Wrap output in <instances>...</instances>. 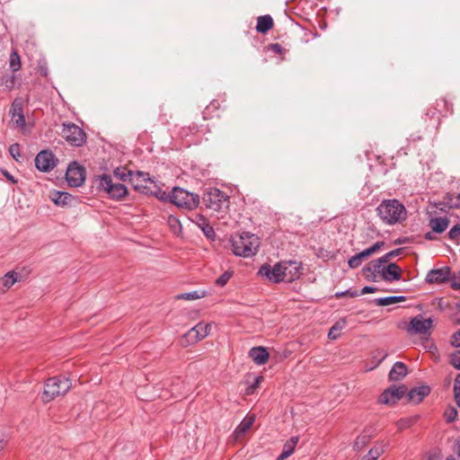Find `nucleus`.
I'll use <instances>...</instances> for the list:
<instances>
[{
	"label": "nucleus",
	"instance_id": "69168bd1",
	"mask_svg": "<svg viewBox=\"0 0 460 460\" xmlns=\"http://www.w3.org/2000/svg\"><path fill=\"white\" fill-rule=\"evenodd\" d=\"M287 457H288V456H284V453H281V454L278 456L277 460H284V459H285V458H287Z\"/></svg>",
	"mask_w": 460,
	"mask_h": 460
},
{
	"label": "nucleus",
	"instance_id": "c9c22d12",
	"mask_svg": "<svg viewBox=\"0 0 460 460\" xmlns=\"http://www.w3.org/2000/svg\"><path fill=\"white\" fill-rule=\"evenodd\" d=\"M298 437H292L289 440H288L283 447L282 453H284V456H289L293 454L296 444L298 443Z\"/></svg>",
	"mask_w": 460,
	"mask_h": 460
},
{
	"label": "nucleus",
	"instance_id": "49530a36",
	"mask_svg": "<svg viewBox=\"0 0 460 460\" xmlns=\"http://www.w3.org/2000/svg\"><path fill=\"white\" fill-rule=\"evenodd\" d=\"M9 153L14 160L19 161V157L21 156L20 145L18 143L11 145L9 147Z\"/></svg>",
	"mask_w": 460,
	"mask_h": 460
},
{
	"label": "nucleus",
	"instance_id": "7ed1b4c3",
	"mask_svg": "<svg viewBox=\"0 0 460 460\" xmlns=\"http://www.w3.org/2000/svg\"><path fill=\"white\" fill-rule=\"evenodd\" d=\"M71 381L63 376H58L49 378L45 383L42 394L44 402L53 401L58 396L65 395L71 388Z\"/></svg>",
	"mask_w": 460,
	"mask_h": 460
},
{
	"label": "nucleus",
	"instance_id": "e433bc0d",
	"mask_svg": "<svg viewBox=\"0 0 460 460\" xmlns=\"http://www.w3.org/2000/svg\"><path fill=\"white\" fill-rule=\"evenodd\" d=\"M10 67L13 72H17L21 68V59L17 51H13L10 55Z\"/></svg>",
	"mask_w": 460,
	"mask_h": 460
},
{
	"label": "nucleus",
	"instance_id": "ddd939ff",
	"mask_svg": "<svg viewBox=\"0 0 460 460\" xmlns=\"http://www.w3.org/2000/svg\"><path fill=\"white\" fill-rule=\"evenodd\" d=\"M57 159L49 150L40 151L35 157V166L40 172H49L56 166Z\"/></svg>",
	"mask_w": 460,
	"mask_h": 460
},
{
	"label": "nucleus",
	"instance_id": "a18cd8bd",
	"mask_svg": "<svg viewBox=\"0 0 460 460\" xmlns=\"http://www.w3.org/2000/svg\"><path fill=\"white\" fill-rule=\"evenodd\" d=\"M387 352L383 349H376L373 352V358L376 361V366H378L387 357Z\"/></svg>",
	"mask_w": 460,
	"mask_h": 460
},
{
	"label": "nucleus",
	"instance_id": "393cba45",
	"mask_svg": "<svg viewBox=\"0 0 460 460\" xmlns=\"http://www.w3.org/2000/svg\"><path fill=\"white\" fill-rule=\"evenodd\" d=\"M386 446L387 444H385L383 441L376 442L368 453L362 457V460H377L385 452Z\"/></svg>",
	"mask_w": 460,
	"mask_h": 460
},
{
	"label": "nucleus",
	"instance_id": "1a4fd4ad",
	"mask_svg": "<svg viewBox=\"0 0 460 460\" xmlns=\"http://www.w3.org/2000/svg\"><path fill=\"white\" fill-rule=\"evenodd\" d=\"M210 329V323H205L203 322L199 323L182 336L181 341L183 346L195 344L205 339L209 334Z\"/></svg>",
	"mask_w": 460,
	"mask_h": 460
},
{
	"label": "nucleus",
	"instance_id": "a19ab883",
	"mask_svg": "<svg viewBox=\"0 0 460 460\" xmlns=\"http://www.w3.org/2000/svg\"><path fill=\"white\" fill-rule=\"evenodd\" d=\"M454 396L456 404L460 407V374H458L455 378Z\"/></svg>",
	"mask_w": 460,
	"mask_h": 460
},
{
	"label": "nucleus",
	"instance_id": "9b49d317",
	"mask_svg": "<svg viewBox=\"0 0 460 460\" xmlns=\"http://www.w3.org/2000/svg\"><path fill=\"white\" fill-rule=\"evenodd\" d=\"M66 180L69 186H81L85 180L84 168L80 166L76 162L71 163L66 172Z\"/></svg>",
	"mask_w": 460,
	"mask_h": 460
},
{
	"label": "nucleus",
	"instance_id": "2eb2a0df",
	"mask_svg": "<svg viewBox=\"0 0 460 460\" xmlns=\"http://www.w3.org/2000/svg\"><path fill=\"white\" fill-rule=\"evenodd\" d=\"M451 270L449 267H443L440 269H433L429 270L426 276V281L428 283L441 284L445 283L451 278Z\"/></svg>",
	"mask_w": 460,
	"mask_h": 460
},
{
	"label": "nucleus",
	"instance_id": "f704fd0d",
	"mask_svg": "<svg viewBox=\"0 0 460 460\" xmlns=\"http://www.w3.org/2000/svg\"><path fill=\"white\" fill-rule=\"evenodd\" d=\"M346 322L344 320L336 322L329 331L328 338L336 340L340 336V332L345 327Z\"/></svg>",
	"mask_w": 460,
	"mask_h": 460
},
{
	"label": "nucleus",
	"instance_id": "473e14b6",
	"mask_svg": "<svg viewBox=\"0 0 460 460\" xmlns=\"http://www.w3.org/2000/svg\"><path fill=\"white\" fill-rule=\"evenodd\" d=\"M372 435L367 434L366 431L359 435L354 443L353 448L356 451H361L371 440Z\"/></svg>",
	"mask_w": 460,
	"mask_h": 460
},
{
	"label": "nucleus",
	"instance_id": "79ce46f5",
	"mask_svg": "<svg viewBox=\"0 0 460 460\" xmlns=\"http://www.w3.org/2000/svg\"><path fill=\"white\" fill-rule=\"evenodd\" d=\"M2 83L8 90H11L14 87L15 76L13 75H3Z\"/></svg>",
	"mask_w": 460,
	"mask_h": 460
},
{
	"label": "nucleus",
	"instance_id": "052dcab7",
	"mask_svg": "<svg viewBox=\"0 0 460 460\" xmlns=\"http://www.w3.org/2000/svg\"><path fill=\"white\" fill-rule=\"evenodd\" d=\"M218 108V102L217 101H213L210 102V104L206 108V111H208L210 109H217Z\"/></svg>",
	"mask_w": 460,
	"mask_h": 460
},
{
	"label": "nucleus",
	"instance_id": "aec40b11",
	"mask_svg": "<svg viewBox=\"0 0 460 460\" xmlns=\"http://www.w3.org/2000/svg\"><path fill=\"white\" fill-rule=\"evenodd\" d=\"M249 357L253 360L255 364L262 366L268 362L270 354L266 348L259 346L253 347L250 349Z\"/></svg>",
	"mask_w": 460,
	"mask_h": 460
},
{
	"label": "nucleus",
	"instance_id": "0eeeda50",
	"mask_svg": "<svg viewBox=\"0 0 460 460\" xmlns=\"http://www.w3.org/2000/svg\"><path fill=\"white\" fill-rule=\"evenodd\" d=\"M113 173L117 179L122 181H126L128 179L130 181L133 182L135 190H139L143 193H147V187L138 182V181L144 182H147L148 181H150L147 173H145L143 172H137L136 173H134L132 171H129L125 167L116 168Z\"/></svg>",
	"mask_w": 460,
	"mask_h": 460
},
{
	"label": "nucleus",
	"instance_id": "a878e982",
	"mask_svg": "<svg viewBox=\"0 0 460 460\" xmlns=\"http://www.w3.org/2000/svg\"><path fill=\"white\" fill-rule=\"evenodd\" d=\"M273 27V19L270 15H262L258 17L256 31L261 33H266Z\"/></svg>",
	"mask_w": 460,
	"mask_h": 460
},
{
	"label": "nucleus",
	"instance_id": "a211bd4d",
	"mask_svg": "<svg viewBox=\"0 0 460 460\" xmlns=\"http://www.w3.org/2000/svg\"><path fill=\"white\" fill-rule=\"evenodd\" d=\"M10 113L12 115V120L13 123L20 128H23L25 125V118L23 114V107L22 102L14 100L12 103Z\"/></svg>",
	"mask_w": 460,
	"mask_h": 460
},
{
	"label": "nucleus",
	"instance_id": "5701e85b",
	"mask_svg": "<svg viewBox=\"0 0 460 460\" xmlns=\"http://www.w3.org/2000/svg\"><path fill=\"white\" fill-rule=\"evenodd\" d=\"M407 367L402 362H396L389 372V378L393 381H399L407 375Z\"/></svg>",
	"mask_w": 460,
	"mask_h": 460
},
{
	"label": "nucleus",
	"instance_id": "4c0bfd02",
	"mask_svg": "<svg viewBox=\"0 0 460 460\" xmlns=\"http://www.w3.org/2000/svg\"><path fill=\"white\" fill-rule=\"evenodd\" d=\"M168 225L174 234H179L181 232V222L176 217L169 216Z\"/></svg>",
	"mask_w": 460,
	"mask_h": 460
},
{
	"label": "nucleus",
	"instance_id": "72a5a7b5",
	"mask_svg": "<svg viewBox=\"0 0 460 460\" xmlns=\"http://www.w3.org/2000/svg\"><path fill=\"white\" fill-rule=\"evenodd\" d=\"M385 245V243L383 241L376 242L374 243L371 247L357 253L362 260H365L379 251L383 246Z\"/></svg>",
	"mask_w": 460,
	"mask_h": 460
},
{
	"label": "nucleus",
	"instance_id": "0e129e2a",
	"mask_svg": "<svg viewBox=\"0 0 460 460\" xmlns=\"http://www.w3.org/2000/svg\"><path fill=\"white\" fill-rule=\"evenodd\" d=\"M5 443H6V442H5L4 438H1V437H0V451L4 447Z\"/></svg>",
	"mask_w": 460,
	"mask_h": 460
},
{
	"label": "nucleus",
	"instance_id": "603ef678",
	"mask_svg": "<svg viewBox=\"0 0 460 460\" xmlns=\"http://www.w3.org/2000/svg\"><path fill=\"white\" fill-rule=\"evenodd\" d=\"M358 295H359V293L357 290L348 289L346 291L337 292L335 294V297L341 298V297H343L345 296H350V297H355V296H358Z\"/></svg>",
	"mask_w": 460,
	"mask_h": 460
},
{
	"label": "nucleus",
	"instance_id": "c85d7f7f",
	"mask_svg": "<svg viewBox=\"0 0 460 460\" xmlns=\"http://www.w3.org/2000/svg\"><path fill=\"white\" fill-rule=\"evenodd\" d=\"M385 263L381 258L372 261L368 265L365 266L362 270L363 272H376L377 275L382 277V270L385 267L383 265Z\"/></svg>",
	"mask_w": 460,
	"mask_h": 460
},
{
	"label": "nucleus",
	"instance_id": "f03ea898",
	"mask_svg": "<svg viewBox=\"0 0 460 460\" xmlns=\"http://www.w3.org/2000/svg\"><path fill=\"white\" fill-rule=\"evenodd\" d=\"M230 242L233 252L244 258L253 256L261 243L257 235L247 232L232 235Z\"/></svg>",
	"mask_w": 460,
	"mask_h": 460
},
{
	"label": "nucleus",
	"instance_id": "cd10ccee",
	"mask_svg": "<svg viewBox=\"0 0 460 460\" xmlns=\"http://www.w3.org/2000/svg\"><path fill=\"white\" fill-rule=\"evenodd\" d=\"M197 224L202 230L204 234L208 238H213L216 235V234L213 227L209 225L208 220L203 216L200 215L197 216Z\"/></svg>",
	"mask_w": 460,
	"mask_h": 460
},
{
	"label": "nucleus",
	"instance_id": "f8f14e48",
	"mask_svg": "<svg viewBox=\"0 0 460 460\" xmlns=\"http://www.w3.org/2000/svg\"><path fill=\"white\" fill-rule=\"evenodd\" d=\"M432 327L431 318L424 319L421 314H419L411 320L408 332L414 334L429 335Z\"/></svg>",
	"mask_w": 460,
	"mask_h": 460
},
{
	"label": "nucleus",
	"instance_id": "f3484780",
	"mask_svg": "<svg viewBox=\"0 0 460 460\" xmlns=\"http://www.w3.org/2000/svg\"><path fill=\"white\" fill-rule=\"evenodd\" d=\"M452 104L445 98H439L436 101L434 106L428 110L427 115L434 117L437 113H439L442 116H447L448 113H452Z\"/></svg>",
	"mask_w": 460,
	"mask_h": 460
},
{
	"label": "nucleus",
	"instance_id": "6e6552de",
	"mask_svg": "<svg viewBox=\"0 0 460 460\" xmlns=\"http://www.w3.org/2000/svg\"><path fill=\"white\" fill-rule=\"evenodd\" d=\"M62 137L72 146H82L86 140L84 131L74 123L63 124Z\"/></svg>",
	"mask_w": 460,
	"mask_h": 460
},
{
	"label": "nucleus",
	"instance_id": "39448f33",
	"mask_svg": "<svg viewBox=\"0 0 460 460\" xmlns=\"http://www.w3.org/2000/svg\"><path fill=\"white\" fill-rule=\"evenodd\" d=\"M169 198L172 204L186 210L195 209L199 204V195L189 192L179 187L172 189Z\"/></svg>",
	"mask_w": 460,
	"mask_h": 460
},
{
	"label": "nucleus",
	"instance_id": "2f4dec72",
	"mask_svg": "<svg viewBox=\"0 0 460 460\" xmlns=\"http://www.w3.org/2000/svg\"><path fill=\"white\" fill-rule=\"evenodd\" d=\"M17 281V273L14 271L7 272L2 279H0V288H10Z\"/></svg>",
	"mask_w": 460,
	"mask_h": 460
},
{
	"label": "nucleus",
	"instance_id": "9d476101",
	"mask_svg": "<svg viewBox=\"0 0 460 460\" xmlns=\"http://www.w3.org/2000/svg\"><path fill=\"white\" fill-rule=\"evenodd\" d=\"M405 385H392L385 389L378 398V402L386 405H394L406 394Z\"/></svg>",
	"mask_w": 460,
	"mask_h": 460
},
{
	"label": "nucleus",
	"instance_id": "e2e57ef3",
	"mask_svg": "<svg viewBox=\"0 0 460 460\" xmlns=\"http://www.w3.org/2000/svg\"><path fill=\"white\" fill-rule=\"evenodd\" d=\"M425 239L429 241L435 240V236L433 235V233L429 232L425 234Z\"/></svg>",
	"mask_w": 460,
	"mask_h": 460
},
{
	"label": "nucleus",
	"instance_id": "423d86ee",
	"mask_svg": "<svg viewBox=\"0 0 460 460\" xmlns=\"http://www.w3.org/2000/svg\"><path fill=\"white\" fill-rule=\"evenodd\" d=\"M96 181L98 188L107 192L113 199H121L128 194L127 187L122 183H114L109 174L100 175Z\"/></svg>",
	"mask_w": 460,
	"mask_h": 460
},
{
	"label": "nucleus",
	"instance_id": "20e7f679",
	"mask_svg": "<svg viewBox=\"0 0 460 460\" xmlns=\"http://www.w3.org/2000/svg\"><path fill=\"white\" fill-rule=\"evenodd\" d=\"M204 205L214 211H225L229 207V197L224 191L217 188H208L203 193Z\"/></svg>",
	"mask_w": 460,
	"mask_h": 460
},
{
	"label": "nucleus",
	"instance_id": "de8ad7c7",
	"mask_svg": "<svg viewBox=\"0 0 460 460\" xmlns=\"http://www.w3.org/2000/svg\"><path fill=\"white\" fill-rule=\"evenodd\" d=\"M450 364L456 369H460V350H456L450 355Z\"/></svg>",
	"mask_w": 460,
	"mask_h": 460
},
{
	"label": "nucleus",
	"instance_id": "13d9d810",
	"mask_svg": "<svg viewBox=\"0 0 460 460\" xmlns=\"http://www.w3.org/2000/svg\"><path fill=\"white\" fill-rule=\"evenodd\" d=\"M452 344L455 347H457V348L460 347V330L458 332H456V333H454Z\"/></svg>",
	"mask_w": 460,
	"mask_h": 460
},
{
	"label": "nucleus",
	"instance_id": "680f3d73",
	"mask_svg": "<svg viewBox=\"0 0 460 460\" xmlns=\"http://www.w3.org/2000/svg\"><path fill=\"white\" fill-rule=\"evenodd\" d=\"M4 176L9 180V181H11L12 182H13V183H15V182H16V181L14 180L13 176L10 172H8L7 171H4Z\"/></svg>",
	"mask_w": 460,
	"mask_h": 460
},
{
	"label": "nucleus",
	"instance_id": "4d7b16f0",
	"mask_svg": "<svg viewBox=\"0 0 460 460\" xmlns=\"http://www.w3.org/2000/svg\"><path fill=\"white\" fill-rule=\"evenodd\" d=\"M377 291V288L376 287H370V286H366L364 287L361 291H360V295H365V294H370V293H375Z\"/></svg>",
	"mask_w": 460,
	"mask_h": 460
},
{
	"label": "nucleus",
	"instance_id": "c756f323",
	"mask_svg": "<svg viewBox=\"0 0 460 460\" xmlns=\"http://www.w3.org/2000/svg\"><path fill=\"white\" fill-rule=\"evenodd\" d=\"M255 420L254 416H247L244 418L241 423L236 427L234 433L237 437L243 435L246 433L247 430L251 429L253 422Z\"/></svg>",
	"mask_w": 460,
	"mask_h": 460
},
{
	"label": "nucleus",
	"instance_id": "f257e3e1",
	"mask_svg": "<svg viewBox=\"0 0 460 460\" xmlns=\"http://www.w3.org/2000/svg\"><path fill=\"white\" fill-rule=\"evenodd\" d=\"M376 210L381 221L387 226L401 224L407 218L405 206L396 199L382 200Z\"/></svg>",
	"mask_w": 460,
	"mask_h": 460
},
{
	"label": "nucleus",
	"instance_id": "bb28decb",
	"mask_svg": "<svg viewBox=\"0 0 460 460\" xmlns=\"http://www.w3.org/2000/svg\"><path fill=\"white\" fill-rule=\"evenodd\" d=\"M53 202L58 206L67 205L73 199V196L65 191H55L51 197Z\"/></svg>",
	"mask_w": 460,
	"mask_h": 460
},
{
	"label": "nucleus",
	"instance_id": "338daca9",
	"mask_svg": "<svg viewBox=\"0 0 460 460\" xmlns=\"http://www.w3.org/2000/svg\"><path fill=\"white\" fill-rule=\"evenodd\" d=\"M458 456H460V441L458 442Z\"/></svg>",
	"mask_w": 460,
	"mask_h": 460
},
{
	"label": "nucleus",
	"instance_id": "3c124183",
	"mask_svg": "<svg viewBox=\"0 0 460 460\" xmlns=\"http://www.w3.org/2000/svg\"><path fill=\"white\" fill-rule=\"evenodd\" d=\"M362 261L363 260L358 254H356L349 258V260L348 261L349 267L350 269H357L358 267L360 266Z\"/></svg>",
	"mask_w": 460,
	"mask_h": 460
},
{
	"label": "nucleus",
	"instance_id": "5fc2aeb1",
	"mask_svg": "<svg viewBox=\"0 0 460 460\" xmlns=\"http://www.w3.org/2000/svg\"><path fill=\"white\" fill-rule=\"evenodd\" d=\"M451 288L455 290L460 289V272L458 275H453L450 278Z\"/></svg>",
	"mask_w": 460,
	"mask_h": 460
},
{
	"label": "nucleus",
	"instance_id": "37998d69",
	"mask_svg": "<svg viewBox=\"0 0 460 460\" xmlns=\"http://www.w3.org/2000/svg\"><path fill=\"white\" fill-rule=\"evenodd\" d=\"M447 422H453L457 417V411L455 407H448L444 413Z\"/></svg>",
	"mask_w": 460,
	"mask_h": 460
},
{
	"label": "nucleus",
	"instance_id": "8fccbe9b",
	"mask_svg": "<svg viewBox=\"0 0 460 460\" xmlns=\"http://www.w3.org/2000/svg\"><path fill=\"white\" fill-rule=\"evenodd\" d=\"M447 234L449 239L457 240L460 237V224L454 226Z\"/></svg>",
	"mask_w": 460,
	"mask_h": 460
},
{
	"label": "nucleus",
	"instance_id": "b1692460",
	"mask_svg": "<svg viewBox=\"0 0 460 460\" xmlns=\"http://www.w3.org/2000/svg\"><path fill=\"white\" fill-rule=\"evenodd\" d=\"M443 207H438L440 210L445 211L447 208H460V193H447L444 201L441 203Z\"/></svg>",
	"mask_w": 460,
	"mask_h": 460
},
{
	"label": "nucleus",
	"instance_id": "4468645a",
	"mask_svg": "<svg viewBox=\"0 0 460 460\" xmlns=\"http://www.w3.org/2000/svg\"><path fill=\"white\" fill-rule=\"evenodd\" d=\"M285 269L283 268V262H278L271 268L270 265H263L261 267L259 273L262 276L267 277L270 280L274 283H279L285 281Z\"/></svg>",
	"mask_w": 460,
	"mask_h": 460
},
{
	"label": "nucleus",
	"instance_id": "09e8293b",
	"mask_svg": "<svg viewBox=\"0 0 460 460\" xmlns=\"http://www.w3.org/2000/svg\"><path fill=\"white\" fill-rule=\"evenodd\" d=\"M231 277L232 273L229 271H226L216 279V284L219 287H223L228 282Z\"/></svg>",
	"mask_w": 460,
	"mask_h": 460
},
{
	"label": "nucleus",
	"instance_id": "6ab92c4d",
	"mask_svg": "<svg viewBox=\"0 0 460 460\" xmlns=\"http://www.w3.org/2000/svg\"><path fill=\"white\" fill-rule=\"evenodd\" d=\"M402 278V269L394 262L389 263L382 270V279L387 282L400 280Z\"/></svg>",
	"mask_w": 460,
	"mask_h": 460
},
{
	"label": "nucleus",
	"instance_id": "4be33fe9",
	"mask_svg": "<svg viewBox=\"0 0 460 460\" xmlns=\"http://www.w3.org/2000/svg\"><path fill=\"white\" fill-rule=\"evenodd\" d=\"M450 220L444 217H431L429 222V227L432 229V232L437 234H442L448 227Z\"/></svg>",
	"mask_w": 460,
	"mask_h": 460
},
{
	"label": "nucleus",
	"instance_id": "412c9836",
	"mask_svg": "<svg viewBox=\"0 0 460 460\" xmlns=\"http://www.w3.org/2000/svg\"><path fill=\"white\" fill-rule=\"evenodd\" d=\"M429 393L430 388L428 385L414 387L408 393V400L414 403H420Z\"/></svg>",
	"mask_w": 460,
	"mask_h": 460
},
{
	"label": "nucleus",
	"instance_id": "6e6d98bb",
	"mask_svg": "<svg viewBox=\"0 0 460 460\" xmlns=\"http://www.w3.org/2000/svg\"><path fill=\"white\" fill-rule=\"evenodd\" d=\"M269 49L272 50L276 54H281L283 52V48L279 43H272L269 46Z\"/></svg>",
	"mask_w": 460,
	"mask_h": 460
},
{
	"label": "nucleus",
	"instance_id": "7c9ffc66",
	"mask_svg": "<svg viewBox=\"0 0 460 460\" xmlns=\"http://www.w3.org/2000/svg\"><path fill=\"white\" fill-rule=\"evenodd\" d=\"M406 300V297L403 296H385L376 299V304L379 306H386L398 302H403Z\"/></svg>",
	"mask_w": 460,
	"mask_h": 460
},
{
	"label": "nucleus",
	"instance_id": "864d4df0",
	"mask_svg": "<svg viewBox=\"0 0 460 460\" xmlns=\"http://www.w3.org/2000/svg\"><path fill=\"white\" fill-rule=\"evenodd\" d=\"M263 377L261 376H256L253 383L247 388V394H252L254 390L259 387L261 383Z\"/></svg>",
	"mask_w": 460,
	"mask_h": 460
},
{
	"label": "nucleus",
	"instance_id": "58836bf2",
	"mask_svg": "<svg viewBox=\"0 0 460 460\" xmlns=\"http://www.w3.org/2000/svg\"><path fill=\"white\" fill-rule=\"evenodd\" d=\"M415 420H416V417H414V418H402V419H400L396 422V426L398 428V430L402 431L403 429H409L410 427H411L413 425Z\"/></svg>",
	"mask_w": 460,
	"mask_h": 460
},
{
	"label": "nucleus",
	"instance_id": "c03bdc74",
	"mask_svg": "<svg viewBox=\"0 0 460 460\" xmlns=\"http://www.w3.org/2000/svg\"><path fill=\"white\" fill-rule=\"evenodd\" d=\"M402 250H403V248H397L395 250H393V251L385 253L384 256H382L380 258L386 263L394 257L401 255L402 252Z\"/></svg>",
	"mask_w": 460,
	"mask_h": 460
},
{
	"label": "nucleus",
	"instance_id": "bf43d9fd",
	"mask_svg": "<svg viewBox=\"0 0 460 460\" xmlns=\"http://www.w3.org/2000/svg\"><path fill=\"white\" fill-rule=\"evenodd\" d=\"M365 278L369 281H376L377 274L376 272H363Z\"/></svg>",
	"mask_w": 460,
	"mask_h": 460
},
{
	"label": "nucleus",
	"instance_id": "dca6fc26",
	"mask_svg": "<svg viewBox=\"0 0 460 460\" xmlns=\"http://www.w3.org/2000/svg\"><path fill=\"white\" fill-rule=\"evenodd\" d=\"M283 262V268L285 269V279L288 282H291L300 277L301 273V263L296 261H285Z\"/></svg>",
	"mask_w": 460,
	"mask_h": 460
},
{
	"label": "nucleus",
	"instance_id": "ea45409f",
	"mask_svg": "<svg viewBox=\"0 0 460 460\" xmlns=\"http://www.w3.org/2000/svg\"><path fill=\"white\" fill-rule=\"evenodd\" d=\"M203 296L199 295V291H192L189 293H182L176 296L177 299H183V300H196Z\"/></svg>",
	"mask_w": 460,
	"mask_h": 460
}]
</instances>
